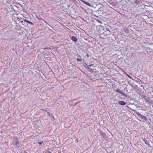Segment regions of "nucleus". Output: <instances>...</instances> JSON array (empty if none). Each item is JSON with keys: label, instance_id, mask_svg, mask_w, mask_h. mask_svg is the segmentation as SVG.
<instances>
[{"label": "nucleus", "instance_id": "4468645a", "mask_svg": "<svg viewBox=\"0 0 153 153\" xmlns=\"http://www.w3.org/2000/svg\"><path fill=\"white\" fill-rule=\"evenodd\" d=\"M49 115L51 117H52L53 116V114L52 113H50L49 114Z\"/></svg>", "mask_w": 153, "mask_h": 153}, {"label": "nucleus", "instance_id": "9b49d317", "mask_svg": "<svg viewBox=\"0 0 153 153\" xmlns=\"http://www.w3.org/2000/svg\"><path fill=\"white\" fill-rule=\"evenodd\" d=\"M38 143L40 145H42V144L44 142L43 141L39 142Z\"/></svg>", "mask_w": 153, "mask_h": 153}, {"label": "nucleus", "instance_id": "a211bd4d", "mask_svg": "<svg viewBox=\"0 0 153 153\" xmlns=\"http://www.w3.org/2000/svg\"><path fill=\"white\" fill-rule=\"evenodd\" d=\"M87 56L88 57H89V54H88L87 55Z\"/></svg>", "mask_w": 153, "mask_h": 153}, {"label": "nucleus", "instance_id": "f03ea898", "mask_svg": "<svg viewBox=\"0 0 153 153\" xmlns=\"http://www.w3.org/2000/svg\"><path fill=\"white\" fill-rule=\"evenodd\" d=\"M141 96L147 102H150V103H152V100L150 99L149 97L148 96H147L146 95H143Z\"/></svg>", "mask_w": 153, "mask_h": 153}, {"label": "nucleus", "instance_id": "1a4fd4ad", "mask_svg": "<svg viewBox=\"0 0 153 153\" xmlns=\"http://www.w3.org/2000/svg\"><path fill=\"white\" fill-rule=\"evenodd\" d=\"M105 32L106 31H109V33H109L110 32V30L109 28L105 27V30H104Z\"/></svg>", "mask_w": 153, "mask_h": 153}, {"label": "nucleus", "instance_id": "423d86ee", "mask_svg": "<svg viewBox=\"0 0 153 153\" xmlns=\"http://www.w3.org/2000/svg\"><path fill=\"white\" fill-rule=\"evenodd\" d=\"M71 39L74 42H76L77 41V38L74 36H72L71 38Z\"/></svg>", "mask_w": 153, "mask_h": 153}, {"label": "nucleus", "instance_id": "9d476101", "mask_svg": "<svg viewBox=\"0 0 153 153\" xmlns=\"http://www.w3.org/2000/svg\"><path fill=\"white\" fill-rule=\"evenodd\" d=\"M84 4H86L88 5L89 6H91V4H90L88 3V2H87L85 1H84L83 0H82Z\"/></svg>", "mask_w": 153, "mask_h": 153}, {"label": "nucleus", "instance_id": "dca6fc26", "mask_svg": "<svg viewBox=\"0 0 153 153\" xmlns=\"http://www.w3.org/2000/svg\"><path fill=\"white\" fill-rule=\"evenodd\" d=\"M93 65H94L93 64H91V65H88V66L89 67H90L91 66H92Z\"/></svg>", "mask_w": 153, "mask_h": 153}, {"label": "nucleus", "instance_id": "6e6552de", "mask_svg": "<svg viewBox=\"0 0 153 153\" xmlns=\"http://www.w3.org/2000/svg\"><path fill=\"white\" fill-rule=\"evenodd\" d=\"M25 22H27V23H28V24L31 25H33V23L29 21H28L27 20H25Z\"/></svg>", "mask_w": 153, "mask_h": 153}, {"label": "nucleus", "instance_id": "20e7f679", "mask_svg": "<svg viewBox=\"0 0 153 153\" xmlns=\"http://www.w3.org/2000/svg\"><path fill=\"white\" fill-rule=\"evenodd\" d=\"M118 103L121 105H125L126 104V103L123 101H120L118 102Z\"/></svg>", "mask_w": 153, "mask_h": 153}, {"label": "nucleus", "instance_id": "f3484780", "mask_svg": "<svg viewBox=\"0 0 153 153\" xmlns=\"http://www.w3.org/2000/svg\"><path fill=\"white\" fill-rule=\"evenodd\" d=\"M127 76L128 77H129L130 78H131V76H130V75H127Z\"/></svg>", "mask_w": 153, "mask_h": 153}, {"label": "nucleus", "instance_id": "39448f33", "mask_svg": "<svg viewBox=\"0 0 153 153\" xmlns=\"http://www.w3.org/2000/svg\"><path fill=\"white\" fill-rule=\"evenodd\" d=\"M14 143L15 145H16L17 146H18L19 145V141L18 139H16L14 141Z\"/></svg>", "mask_w": 153, "mask_h": 153}, {"label": "nucleus", "instance_id": "0eeeda50", "mask_svg": "<svg viewBox=\"0 0 153 153\" xmlns=\"http://www.w3.org/2000/svg\"><path fill=\"white\" fill-rule=\"evenodd\" d=\"M142 140L145 144L147 145H149L148 143L146 140L145 139H142Z\"/></svg>", "mask_w": 153, "mask_h": 153}, {"label": "nucleus", "instance_id": "f257e3e1", "mask_svg": "<svg viewBox=\"0 0 153 153\" xmlns=\"http://www.w3.org/2000/svg\"><path fill=\"white\" fill-rule=\"evenodd\" d=\"M97 30L99 33L100 34L101 33H104V35L105 34L106 36H107V33L105 34V32H103L105 30V28L102 27L101 25L97 26Z\"/></svg>", "mask_w": 153, "mask_h": 153}, {"label": "nucleus", "instance_id": "2eb2a0df", "mask_svg": "<svg viewBox=\"0 0 153 153\" xmlns=\"http://www.w3.org/2000/svg\"><path fill=\"white\" fill-rule=\"evenodd\" d=\"M140 115H141V116H142L143 117H142V118L143 119L144 118H145V119H146V117H145L144 116H142V115H141V114H140Z\"/></svg>", "mask_w": 153, "mask_h": 153}, {"label": "nucleus", "instance_id": "ddd939ff", "mask_svg": "<svg viewBox=\"0 0 153 153\" xmlns=\"http://www.w3.org/2000/svg\"><path fill=\"white\" fill-rule=\"evenodd\" d=\"M82 59L81 58V59H79V58H78L77 59V61H82Z\"/></svg>", "mask_w": 153, "mask_h": 153}, {"label": "nucleus", "instance_id": "f8f14e48", "mask_svg": "<svg viewBox=\"0 0 153 153\" xmlns=\"http://www.w3.org/2000/svg\"><path fill=\"white\" fill-rule=\"evenodd\" d=\"M45 153H52V152L49 150H46L45 151Z\"/></svg>", "mask_w": 153, "mask_h": 153}, {"label": "nucleus", "instance_id": "7ed1b4c3", "mask_svg": "<svg viewBox=\"0 0 153 153\" xmlns=\"http://www.w3.org/2000/svg\"><path fill=\"white\" fill-rule=\"evenodd\" d=\"M116 91L118 93H119L120 94L122 95L123 96H125V93L122 91L120 90L119 89H117L116 90Z\"/></svg>", "mask_w": 153, "mask_h": 153}]
</instances>
